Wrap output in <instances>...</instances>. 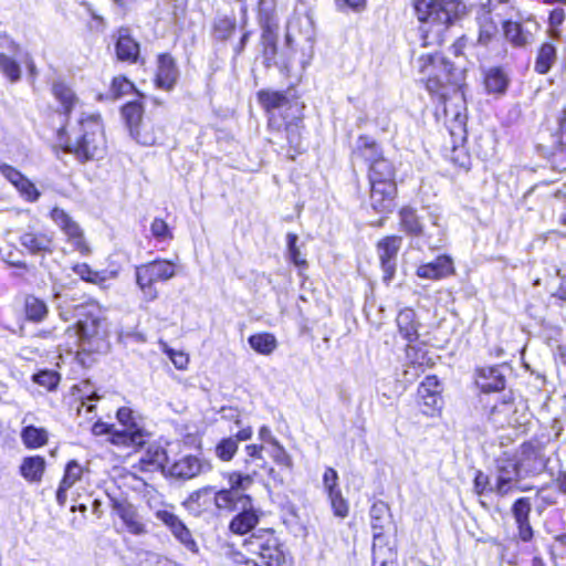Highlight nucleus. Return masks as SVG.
Returning <instances> with one entry per match:
<instances>
[{"instance_id": "nucleus-1", "label": "nucleus", "mask_w": 566, "mask_h": 566, "mask_svg": "<svg viewBox=\"0 0 566 566\" xmlns=\"http://www.w3.org/2000/svg\"><path fill=\"white\" fill-rule=\"evenodd\" d=\"M420 83L436 104L437 119L443 117L449 140L444 148L450 149V159L459 167L469 169L470 155L464 148L468 139L467 107L463 87L453 62L440 53H423L416 60Z\"/></svg>"}, {"instance_id": "nucleus-2", "label": "nucleus", "mask_w": 566, "mask_h": 566, "mask_svg": "<svg viewBox=\"0 0 566 566\" xmlns=\"http://www.w3.org/2000/svg\"><path fill=\"white\" fill-rule=\"evenodd\" d=\"M255 98L266 118L268 142L279 147V153L295 160L306 151V104L289 90L262 88Z\"/></svg>"}, {"instance_id": "nucleus-3", "label": "nucleus", "mask_w": 566, "mask_h": 566, "mask_svg": "<svg viewBox=\"0 0 566 566\" xmlns=\"http://www.w3.org/2000/svg\"><path fill=\"white\" fill-rule=\"evenodd\" d=\"M54 138L56 147L80 164L101 160L108 153L105 124L98 113L82 114L73 125H61Z\"/></svg>"}, {"instance_id": "nucleus-4", "label": "nucleus", "mask_w": 566, "mask_h": 566, "mask_svg": "<svg viewBox=\"0 0 566 566\" xmlns=\"http://www.w3.org/2000/svg\"><path fill=\"white\" fill-rule=\"evenodd\" d=\"M413 8L418 20L428 23L421 30L422 48L443 46L450 25L460 18L464 9L461 0H415Z\"/></svg>"}, {"instance_id": "nucleus-5", "label": "nucleus", "mask_w": 566, "mask_h": 566, "mask_svg": "<svg viewBox=\"0 0 566 566\" xmlns=\"http://www.w3.org/2000/svg\"><path fill=\"white\" fill-rule=\"evenodd\" d=\"M242 547L266 566H293V556L275 527H259L242 539Z\"/></svg>"}, {"instance_id": "nucleus-6", "label": "nucleus", "mask_w": 566, "mask_h": 566, "mask_svg": "<svg viewBox=\"0 0 566 566\" xmlns=\"http://www.w3.org/2000/svg\"><path fill=\"white\" fill-rule=\"evenodd\" d=\"M145 99L146 96L124 103L119 114L134 140L142 146H154L165 132L164 127L145 122Z\"/></svg>"}, {"instance_id": "nucleus-7", "label": "nucleus", "mask_w": 566, "mask_h": 566, "mask_svg": "<svg viewBox=\"0 0 566 566\" xmlns=\"http://www.w3.org/2000/svg\"><path fill=\"white\" fill-rule=\"evenodd\" d=\"M549 462L551 458L546 454V443L537 437H533L518 446L512 469L516 480L534 478L544 473Z\"/></svg>"}, {"instance_id": "nucleus-8", "label": "nucleus", "mask_w": 566, "mask_h": 566, "mask_svg": "<svg viewBox=\"0 0 566 566\" xmlns=\"http://www.w3.org/2000/svg\"><path fill=\"white\" fill-rule=\"evenodd\" d=\"M176 274V264L166 259H155L135 268L136 284L145 302L155 301L159 293L158 283H165Z\"/></svg>"}, {"instance_id": "nucleus-9", "label": "nucleus", "mask_w": 566, "mask_h": 566, "mask_svg": "<svg viewBox=\"0 0 566 566\" xmlns=\"http://www.w3.org/2000/svg\"><path fill=\"white\" fill-rule=\"evenodd\" d=\"M116 419L123 429H117L108 442L117 448H132L135 452L143 450L150 433L137 422L134 411L126 406L119 407Z\"/></svg>"}, {"instance_id": "nucleus-10", "label": "nucleus", "mask_w": 566, "mask_h": 566, "mask_svg": "<svg viewBox=\"0 0 566 566\" xmlns=\"http://www.w3.org/2000/svg\"><path fill=\"white\" fill-rule=\"evenodd\" d=\"M443 386L437 375L426 376L418 385L416 403L421 415L428 418L441 416L444 400Z\"/></svg>"}, {"instance_id": "nucleus-11", "label": "nucleus", "mask_w": 566, "mask_h": 566, "mask_svg": "<svg viewBox=\"0 0 566 566\" xmlns=\"http://www.w3.org/2000/svg\"><path fill=\"white\" fill-rule=\"evenodd\" d=\"M50 219L66 235V240L81 255L91 254L92 249L85 239L84 231L80 224L62 208L53 207L49 212Z\"/></svg>"}, {"instance_id": "nucleus-12", "label": "nucleus", "mask_w": 566, "mask_h": 566, "mask_svg": "<svg viewBox=\"0 0 566 566\" xmlns=\"http://www.w3.org/2000/svg\"><path fill=\"white\" fill-rule=\"evenodd\" d=\"M212 462L203 457L186 454L168 464L167 476L177 481H189L211 472Z\"/></svg>"}, {"instance_id": "nucleus-13", "label": "nucleus", "mask_w": 566, "mask_h": 566, "mask_svg": "<svg viewBox=\"0 0 566 566\" xmlns=\"http://www.w3.org/2000/svg\"><path fill=\"white\" fill-rule=\"evenodd\" d=\"M21 247L33 256H48L56 251V238L50 229L30 228L19 237Z\"/></svg>"}, {"instance_id": "nucleus-14", "label": "nucleus", "mask_w": 566, "mask_h": 566, "mask_svg": "<svg viewBox=\"0 0 566 566\" xmlns=\"http://www.w3.org/2000/svg\"><path fill=\"white\" fill-rule=\"evenodd\" d=\"M402 244V238L390 234L381 238L376 243L379 265L382 270V281L389 284L396 275L397 256Z\"/></svg>"}, {"instance_id": "nucleus-15", "label": "nucleus", "mask_w": 566, "mask_h": 566, "mask_svg": "<svg viewBox=\"0 0 566 566\" xmlns=\"http://www.w3.org/2000/svg\"><path fill=\"white\" fill-rule=\"evenodd\" d=\"M168 460L167 449L160 443L154 442L146 447L138 461L132 465V469L140 474L161 473L167 476Z\"/></svg>"}, {"instance_id": "nucleus-16", "label": "nucleus", "mask_w": 566, "mask_h": 566, "mask_svg": "<svg viewBox=\"0 0 566 566\" xmlns=\"http://www.w3.org/2000/svg\"><path fill=\"white\" fill-rule=\"evenodd\" d=\"M180 72L176 57L170 52H161L156 55V69L153 84L164 92H171L179 81Z\"/></svg>"}, {"instance_id": "nucleus-17", "label": "nucleus", "mask_w": 566, "mask_h": 566, "mask_svg": "<svg viewBox=\"0 0 566 566\" xmlns=\"http://www.w3.org/2000/svg\"><path fill=\"white\" fill-rule=\"evenodd\" d=\"M532 501L528 496L517 497L511 505V515L516 527V539L521 543H531L535 537V530L531 522Z\"/></svg>"}, {"instance_id": "nucleus-18", "label": "nucleus", "mask_w": 566, "mask_h": 566, "mask_svg": "<svg viewBox=\"0 0 566 566\" xmlns=\"http://www.w3.org/2000/svg\"><path fill=\"white\" fill-rule=\"evenodd\" d=\"M91 470L87 465L81 464L77 460L72 459L65 463L63 475L59 482L55 492V500L60 506H65L67 502V492L87 480Z\"/></svg>"}, {"instance_id": "nucleus-19", "label": "nucleus", "mask_w": 566, "mask_h": 566, "mask_svg": "<svg viewBox=\"0 0 566 566\" xmlns=\"http://www.w3.org/2000/svg\"><path fill=\"white\" fill-rule=\"evenodd\" d=\"M50 93L57 104V113L64 117V124H70L73 112L82 104L75 90L67 82L56 80L51 84Z\"/></svg>"}, {"instance_id": "nucleus-20", "label": "nucleus", "mask_w": 566, "mask_h": 566, "mask_svg": "<svg viewBox=\"0 0 566 566\" xmlns=\"http://www.w3.org/2000/svg\"><path fill=\"white\" fill-rule=\"evenodd\" d=\"M155 517L161 522L172 536L187 549L192 553H198L199 548L191 531L178 515L169 510L161 509L155 512Z\"/></svg>"}, {"instance_id": "nucleus-21", "label": "nucleus", "mask_w": 566, "mask_h": 566, "mask_svg": "<svg viewBox=\"0 0 566 566\" xmlns=\"http://www.w3.org/2000/svg\"><path fill=\"white\" fill-rule=\"evenodd\" d=\"M263 512L261 509L255 507L254 502H252L250 506H244L243 509L234 512L233 516L229 521L228 531L230 534L235 536L247 537L259 528L258 525L260 524Z\"/></svg>"}, {"instance_id": "nucleus-22", "label": "nucleus", "mask_w": 566, "mask_h": 566, "mask_svg": "<svg viewBox=\"0 0 566 566\" xmlns=\"http://www.w3.org/2000/svg\"><path fill=\"white\" fill-rule=\"evenodd\" d=\"M111 507L122 521L126 532L135 536L147 533L146 523L133 503L127 500L113 499Z\"/></svg>"}, {"instance_id": "nucleus-23", "label": "nucleus", "mask_w": 566, "mask_h": 566, "mask_svg": "<svg viewBox=\"0 0 566 566\" xmlns=\"http://www.w3.org/2000/svg\"><path fill=\"white\" fill-rule=\"evenodd\" d=\"M368 187L371 209L377 213H391L397 206L399 195L398 182L368 185Z\"/></svg>"}, {"instance_id": "nucleus-24", "label": "nucleus", "mask_w": 566, "mask_h": 566, "mask_svg": "<svg viewBox=\"0 0 566 566\" xmlns=\"http://www.w3.org/2000/svg\"><path fill=\"white\" fill-rule=\"evenodd\" d=\"M457 270L449 254H439L432 261L421 263L416 269V275L422 280L441 281L453 276Z\"/></svg>"}, {"instance_id": "nucleus-25", "label": "nucleus", "mask_w": 566, "mask_h": 566, "mask_svg": "<svg viewBox=\"0 0 566 566\" xmlns=\"http://www.w3.org/2000/svg\"><path fill=\"white\" fill-rule=\"evenodd\" d=\"M396 528L388 532L373 533V565L396 564L397 549L395 545Z\"/></svg>"}, {"instance_id": "nucleus-26", "label": "nucleus", "mask_w": 566, "mask_h": 566, "mask_svg": "<svg viewBox=\"0 0 566 566\" xmlns=\"http://www.w3.org/2000/svg\"><path fill=\"white\" fill-rule=\"evenodd\" d=\"M350 157L361 160L367 169L378 161L386 159L381 145L370 135L361 134L357 137Z\"/></svg>"}, {"instance_id": "nucleus-27", "label": "nucleus", "mask_w": 566, "mask_h": 566, "mask_svg": "<svg viewBox=\"0 0 566 566\" xmlns=\"http://www.w3.org/2000/svg\"><path fill=\"white\" fill-rule=\"evenodd\" d=\"M474 384L484 394L500 392L506 387V377L501 366H482L474 370Z\"/></svg>"}, {"instance_id": "nucleus-28", "label": "nucleus", "mask_w": 566, "mask_h": 566, "mask_svg": "<svg viewBox=\"0 0 566 566\" xmlns=\"http://www.w3.org/2000/svg\"><path fill=\"white\" fill-rule=\"evenodd\" d=\"M252 502H254L253 497L247 492L223 488L213 493V504L220 512L234 513L244 506H250Z\"/></svg>"}, {"instance_id": "nucleus-29", "label": "nucleus", "mask_w": 566, "mask_h": 566, "mask_svg": "<svg viewBox=\"0 0 566 566\" xmlns=\"http://www.w3.org/2000/svg\"><path fill=\"white\" fill-rule=\"evenodd\" d=\"M116 59L127 64H144L140 55V44L128 33L127 30L119 31L115 42Z\"/></svg>"}, {"instance_id": "nucleus-30", "label": "nucleus", "mask_w": 566, "mask_h": 566, "mask_svg": "<svg viewBox=\"0 0 566 566\" xmlns=\"http://www.w3.org/2000/svg\"><path fill=\"white\" fill-rule=\"evenodd\" d=\"M259 439L271 447L270 457L281 469L291 470L293 460L283 444L272 434L270 427L261 426L258 432Z\"/></svg>"}, {"instance_id": "nucleus-31", "label": "nucleus", "mask_w": 566, "mask_h": 566, "mask_svg": "<svg viewBox=\"0 0 566 566\" xmlns=\"http://www.w3.org/2000/svg\"><path fill=\"white\" fill-rule=\"evenodd\" d=\"M77 334L84 339L103 338L106 332L103 328V318L99 311H84L76 322Z\"/></svg>"}, {"instance_id": "nucleus-32", "label": "nucleus", "mask_w": 566, "mask_h": 566, "mask_svg": "<svg viewBox=\"0 0 566 566\" xmlns=\"http://www.w3.org/2000/svg\"><path fill=\"white\" fill-rule=\"evenodd\" d=\"M558 59L557 45L551 41H543L535 51L533 70L538 75L548 74Z\"/></svg>"}, {"instance_id": "nucleus-33", "label": "nucleus", "mask_w": 566, "mask_h": 566, "mask_svg": "<svg viewBox=\"0 0 566 566\" xmlns=\"http://www.w3.org/2000/svg\"><path fill=\"white\" fill-rule=\"evenodd\" d=\"M476 43L484 48L490 46L499 38V23L491 10H482L476 17Z\"/></svg>"}, {"instance_id": "nucleus-34", "label": "nucleus", "mask_w": 566, "mask_h": 566, "mask_svg": "<svg viewBox=\"0 0 566 566\" xmlns=\"http://www.w3.org/2000/svg\"><path fill=\"white\" fill-rule=\"evenodd\" d=\"M396 323L400 336L408 342V344L416 343L419 335V322L413 308L405 307L400 310L396 317Z\"/></svg>"}, {"instance_id": "nucleus-35", "label": "nucleus", "mask_w": 566, "mask_h": 566, "mask_svg": "<svg viewBox=\"0 0 566 566\" xmlns=\"http://www.w3.org/2000/svg\"><path fill=\"white\" fill-rule=\"evenodd\" d=\"M45 470V458L40 454L24 457L19 467L20 475L30 484H39L43 480Z\"/></svg>"}, {"instance_id": "nucleus-36", "label": "nucleus", "mask_w": 566, "mask_h": 566, "mask_svg": "<svg viewBox=\"0 0 566 566\" xmlns=\"http://www.w3.org/2000/svg\"><path fill=\"white\" fill-rule=\"evenodd\" d=\"M483 85L489 94L503 95L506 93L511 80L502 66H491L483 72Z\"/></svg>"}, {"instance_id": "nucleus-37", "label": "nucleus", "mask_w": 566, "mask_h": 566, "mask_svg": "<svg viewBox=\"0 0 566 566\" xmlns=\"http://www.w3.org/2000/svg\"><path fill=\"white\" fill-rule=\"evenodd\" d=\"M398 169L395 163L386 158L367 169L368 185L397 184Z\"/></svg>"}, {"instance_id": "nucleus-38", "label": "nucleus", "mask_w": 566, "mask_h": 566, "mask_svg": "<svg viewBox=\"0 0 566 566\" xmlns=\"http://www.w3.org/2000/svg\"><path fill=\"white\" fill-rule=\"evenodd\" d=\"M503 36L513 48L522 49L530 43L531 32L523 23L512 19H505L501 22Z\"/></svg>"}, {"instance_id": "nucleus-39", "label": "nucleus", "mask_w": 566, "mask_h": 566, "mask_svg": "<svg viewBox=\"0 0 566 566\" xmlns=\"http://www.w3.org/2000/svg\"><path fill=\"white\" fill-rule=\"evenodd\" d=\"M261 28L260 45L266 62H273L277 54L279 23H259Z\"/></svg>"}, {"instance_id": "nucleus-40", "label": "nucleus", "mask_w": 566, "mask_h": 566, "mask_svg": "<svg viewBox=\"0 0 566 566\" xmlns=\"http://www.w3.org/2000/svg\"><path fill=\"white\" fill-rule=\"evenodd\" d=\"M127 95H134L135 98L145 97V94L126 75L117 74L113 76L108 85V96L116 101Z\"/></svg>"}, {"instance_id": "nucleus-41", "label": "nucleus", "mask_w": 566, "mask_h": 566, "mask_svg": "<svg viewBox=\"0 0 566 566\" xmlns=\"http://www.w3.org/2000/svg\"><path fill=\"white\" fill-rule=\"evenodd\" d=\"M370 526L373 533L392 531L395 527L389 506L382 502H375L370 507Z\"/></svg>"}, {"instance_id": "nucleus-42", "label": "nucleus", "mask_w": 566, "mask_h": 566, "mask_svg": "<svg viewBox=\"0 0 566 566\" xmlns=\"http://www.w3.org/2000/svg\"><path fill=\"white\" fill-rule=\"evenodd\" d=\"M71 270L82 281L94 285L103 286L108 279L116 277L115 271L111 272L109 275L105 271L94 270L86 262H78L71 266Z\"/></svg>"}, {"instance_id": "nucleus-43", "label": "nucleus", "mask_w": 566, "mask_h": 566, "mask_svg": "<svg viewBox=\"0 0 566 566\" xmlns=\"http://www.w3.org/2000/svg\"><path fill=\"white\" fill-rule=\"evenodd\" d=\"M23 314L25 321L38 324L48 317L49 307L42 298L28 294L23 300Z\"/></svg>"}, {"instance_id": "nucleus-44", "label": "nucleus", "mask_w": 566, "mask_h": 566, "mask_svg": "<svg viewBox=\"0 0 566 566\" xmlns=\"http://www.w3.org/2000/svg\"><path fill=\"white\" fill-rule=\"evenodd\" d=\"M21 441L25 449L36 450L41 449L49 442V432L43 427L28 424L21 429Z\"/></svg>"}, {"instance_id": "nucleus-45", "label": "nucleus", "mask_w": 566, "mask_h": 566, "mask_svg": "<svg viewBox=\"0 0 566 566\" xmlns=\"http://www.w3.org/2000/svg\"><path fill=\"white\" fill-rule=\"evenodd\" d=\"M398 216L399 227L405 233L411 237H419L422 234L423 227L415 208L410 206H402L398 210Z\"/></svg>"}, {"instance_id": "nucleus-46", "label": "nucleus", "mask_w": 566, "mask_h": 566, "mask_svg": "<svg viewBox=\"0 0 566 566\" xmlns=\"http://www.w3.org/2000/svg\"><path fill=\"white\" fill-rule=\"evenodd\" d=\"M552 148L547 149L544 158L549 164L552 170L557 172L566 171V139L553 138Z\"/></svg>"}, {"instance_id": "nucleus-47", "label": "nucleus", "mask_w": 566, "mask_h": 566, "mask_svg": "<svg viewBox=\"0 0 566 566\" xmlns=\"http://www.w3.org/2000/svg\"><path fill=\"white\" fill-rule=\"evenodd\" d=\"M250 347L258 354L269 356L277 347L276 337L270 332H260L248 337Z\"/></svg>"}, {"instance_id": "nucleus-48", "label": "nucleus", "mask_w": 566, "mask_h": 566, "mask_svg": "<svg viewBox=\"0 0 566 566\" xmlns=\"http://www.w3.org/2000/svg\"><path fill=\"white\" fill-rule=\"evenodd\" d=\"M264 444L263 443H250L244 447L245 458L243 460L244 467L247 470L260 461L261 463L258 467L265 471L270 476L274 473V469L264 460Z\"/></svg>"}, {"instance_id": "nucleus-49", "label": "nucleus", "mask_w": 566, "mask_h": 566, "mask_svg": "<svg viewBox=\"0 0 566 566\" xmlns=\"http://www.w3.org/2000/svg\"><path fill=\"white\" fill-rule=\"evenodd\" d=\"M258 474V470L248 471L245 473L237 470L230 471L224 475L229 484L227 489L237 492H245L254 483V479Z\"/></svg>"}, {"instance_id": "nucleus-50", "label": "nucleus", "mask_w": 566, "mask_h": 566, "mask_svg": "<svg viewBox=\"0 0 566 566\" xmlns=\"http://www.w3.org/2000/svg\"><path fill=\"white\" fill-rule=\"evenodd\" d=\"M500 474L496 478L493 492L496 493V495L503 497L507 494L520 491V492H527L532 490V486H521L516 484V480L510 476H505L503 473L505 472L504 467L499 468Z\"/></svg>"}, {"instance_id": "nucleus-51", "label": "nucleus", "mask_w": 566, "mask_h": 566, "mask_svg": "<svg viewBox=\"0 0 566 566\" xmlns=\"http://www.w3.org/2000/svg\"><path fill=\"white\" fill-rule=\"evenodd\" d=\"M150 237L157 243H170L175 235L174 229L168 221L160 217H155L149 226Z\"/></svg>"}, {"instance_id": "nucleus-52", "label": "nucleus", "mask_w": 566, "mask_h": 566, "mask_svg": "<svg viewBox=\"0 0 566 566\" xmlns=\"http://www.w3.org/2000/svg\"><path fill=\"white\" fill-rule=\"evenodd\" d=\"M237 31L235 17L223 15L214 20L212 25V34L220 41H227L233 36Z\"/></svg>"}, {"instance_id": "nucleus-53", "label": "nucleus", "mask_w": 566, "mask_h": 566, "mask_svg": "<svg viewBox=\"0 0 566 566\" xmlns=\"http://www.w3.org/2000/svg\"><path fill=\"white\" fill-rule=\"evenodd\" d=\"M239 444L232 436L221 438L214 446V455L221 462H230L238 453Z\"/></svg>"}, {"instance_id": "nucleus-54", "label": "nucleus", "mask_w": 566, "mask_h": 566, "mask_svg": "<svg viewBox=\"0 0 566 566\" xmlns=\"http://www.w3.org/2000/svg\"><path fill=\"white\" fill-rule=\"evenodd\" d=\"M406 355L410 365L421 368L422 371L427 368H432L436 365L434 359L427 350L417 346H411V344H408Z\"/></svg>"}, {"instance_id": "nucleus-55", "label": "nucleus", "mask_w": 566, "mask_h": 566, "mask_svg": "<svg viewBox=\"0 0 566 566\" xmlns=\"http://www.w3.org/2000/svg\"><path fill=\"white\" fill-rule=\"evenodd\" d=\"M565 21L566 11L563 7H555L549 10L547 15V34L554 40H559L562 36V25Z\"/></svg>"}, {"instance_id": "nucleus-56", "label": "nucleus", "mask_w": 566, "mask_h": 566, "mask_svg": "<svg viewBox=\"0 0 566 566\" xmlns=\"http://www.w3.org/2000/svg\"><path fill=\"white\" fill-rule=\"evenodd\" d=\"M31 379L34 384L43 387L46 391H54L60 385L61 375L52 369H41L38 373H34Z\"/></svg>"}, {"instance_id": "nucleus-57", "label": "nucleus", "mask_w": 566, "mask_h": 566, "mask_svg": "<svg viewBox=\"0 0 566 566\" xmlns=\"http://www.w3.org/2000/svg\"><path fill=\"white\" fill-rule=\"evenodd\" d=\"M255 13L258 23H277L276 0H258Z\"/></svg>"}, {"instance_id": "nucleus-58", "label": "nucleus", "mask_w": 566, "mask_h": 566, "mask_svg": "<svg viewBox=\"0 0 566 566\" xmlns=\"http://www.w3.org/2000/svg\"><path fill=\"white\" fill-rule=\"evenodd\" d=\"M297 234L292 232L286 234L289 259L298 270L302 271L308 268V262L297 247Z\"/></svg>"}, {"instance_id": "nucleus-59", "label": "nucleus", "mask_w": 566, "mask_h": 566, "mask_svg": "<svg viewBox=\"0 0 566 566\" xmlns=\"http://www.w3.org/2000/svg\"><path fill=\"white\" fill-rule=\"evenodd\" d=\"M0 72L11 83H15L21 78V69L19 63L4 53H0Z\"/></svg>"}, {"instance_id": "nucleus-60", "label": "nucleus", "mask_w": 566, "mask_h": 566, "mask_svg": "<svg viewBox=\"0 0 566 566\" xmlns=\"http://www.w3.org/2000/svg\"><path fill=\"white\" fill-rule=\"evenodd\" d=\"M227 559L230 566H266L261 562H258L243 553L237 547H231L227 553Z\"/></svg>"}, {"instance_id": "nucleus-61", "label": "nucleus", "mask_w": 566, "mask_h": 566, "mask_svg": "<svg viewBox=\"0 0 566 566\" xmlns=\"http://www.w3.org/2000/svg\"><path fill=\"white\" fill-rule=\"evenodd\" d=\"M332 511L335 516L345 518L349 513L348 501L343 496L342 490L327 494Z\"/></svg>"}, {"instance_id": "nucleus-62", "label": "nucleus", "mask_w": 566, "mask_h": 566, "mask_svg": "<svg viewBox=\"0 0 566 566\" xmlns=\"http://www.w3.org/2000/svg\"><path fill=\"white\" fill-rule=\"evenodd\" d=\"M13 187L28 202H35L41 196V192L38 190L35 185L27 176H23V178Z\"/></svg>"}, {"instance_id": "nucleus-63", "label": "nucleus", "mask_w": 566, "mask_h": 566, "mask_svg": "<svg viewBox=\"0 0 566 566\" xmlns=\"http://www.w3.org/2000/svg\"><path fill=\"white\" fill-rule=\"evenodd\" d=\"M514 407V398L510 396L509 398L501 399L496 405L488 411V418L494 422H500L501 413H510Z\"/></svg>"}, {"instance_id": "nucleus-64", "label": "nucleus", "mask_w": 566, "mask_h": 566, "mask_svg": "<svg viewBox=\"0 0 566 566\" xmlns=\"http://www.w3.org/2000/svg\"><path fill=\"white\" fill-rule=\"evenodd\" d=\"M164 353L169 357L174 366L179 370H186L189 365V355L182 350H176L165 346Z\"/></svg>"}]
</instances>
